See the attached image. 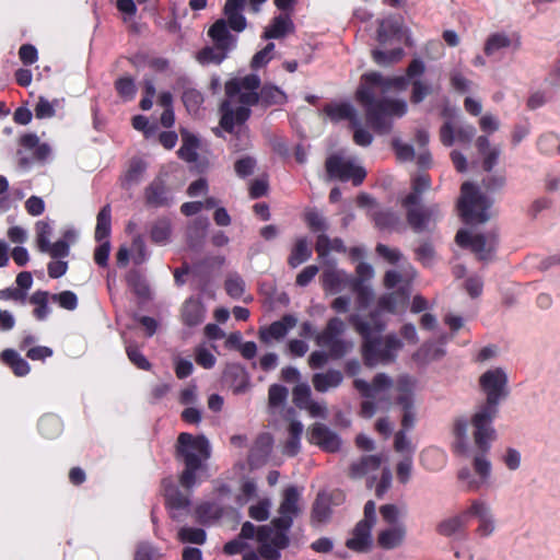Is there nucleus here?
Returning a JSON list of instances; mask_svg holds the SVG:
<instances>
[{"mask_svg": "<svg viewBox=\"0 0 560 560\" xmlns=\"http://www.w3.org/2000/svg\"><path fill=\"white\" fill-rule=\"evenodd\" d=\"M382 458L376 455L363 457L361 462L355 463L351 467V476L354 478L369 475L380 468Z\"/></svg>", "mask_w": 560, "mask_h": 560, "instance_id": "obj_40", "label": "nucleus"}, {"mask_svg": "<svg viewBox=\"0 0 560 560\" xmlns=\"http://www.w3.org/2000/svg\"><path fill=\"white\" fill-rule=\"evenodd\" d=\"M178 537L184 542L201 545L206 541V533L201 528L182 527Z\"/></svg>", "mask_w": 560, "mask_h": 560, "instance_id": "obj_52", "label": "nucleus"}, {"mask_svg": "<svg viewBox=\"0 0 560 560\" xmlns=\"http://www.w3.org/2000/svg\"><path fill=\"white\" fill-rule=\"evenodd\" d=\"M330 515L328 497L324 493L319 494L315 501L313 516L318 522L326 521Z\"/></svg>", "mask_w": 560, "mask_h": 560, "instance_id": "obj_57", "label": "nucleus"}, {"mask_svg": "<svg viewBox=\"0 0 560 560\" xmlns=\"http://www.w3.org/2000/svg\"><path fill=\"white\" fill-rule=\"evenodd\" d=\"M57 103V101L50 102L47 98L40 96L34 109L36 118L45 119L55 116V105Z\"/></svg>", "mask_w": 560, "mask_h": 560, "instance_id": "obj_58", "label": "nucleus"}, {"mask_svg": "<svg viewBox=\"0 0 560 560\" xmlns=\"http://www.w3.org/2000/svg\"><path fill=\"white\" fill-rule=\"evenodd\" d=\"M163 488L166 503L171 510H183L188 506V498L182 494L171 480H164Z\"/></svg>", "mask_w": 560, "mask_h": 560, "instance_id": "obj_34", "label": "nucleus"}, {"mask_svg": "<svg viewBox=\"0 0 560 560\" xmlns=\"http://www.w3.org/2000/svg\"><path fill=\"white\" fill-rule=\"evenodd\" d=\"M342 381V373L332 369L322 373H315L312 377L313 386L319 393H326L339 387Z\"/></svg>", "mask_w": 560, "mask_h": 560, "instance_id": "obj_26", "label": "nucleus"}, {"mask_svg": "<svg viewBox=\"0 0 560 560\" xmlns=\"http://www.w3.org/2000/svg\"><path fill=\"white\" fill-rule=\"evenodd\" d=\"M345 329V323L340 318L334 317L327 323L326 328L316 335V343L319 347L327 348L332 358H341L353 348L351 341L340 338Z\"/></svg>", "mask_w": 560, "mask_h": 560, "instance_id": "obj_11", "label": "nucleus"}, {"mask_svg": "<svg viewBox=\"0 0 560 560\" xmlns=\"http://www.w3.org/2000/svg\"><path fill=\"white\" fill-rule=\"evenodd\" d=\"M408 79L405 77L384 78L378 72L365 73L357 91V101L365 109L368 122L378 132L386 133L390 129V117H401L407 113V103L402 100H376L378 93L392 88L406 89Z\"/></svg>", "mask_w": 560, "mask_h": 560, "instance_id": "obj_2", "label": "nucleus"}, {"mask_svg": "<svg viewBox=\"0 0 560 560\" xmlns=\"http://www.w3.org/2000/svg\"><path fill=\"white\" fill-rule=\"evenodd\" d=\"M430 186V178L427 175H418L412 182V191L402 201L404 207L418 206L420 195L427 191Z\"/></svg>", "mask_w": 560, "mask_h": 560, "instance_id": "obj_37", "label": "nucleus"}, {"mask_svg": "<svg viewBox=\"0 0 560 560\" xmlns=\"http://www.w3.org/2000/svg\"><path fill=\"white\" fill-rule=\"evenodd\" d=\"M474 126L465 122L460 117L446 120L440 130V139L444 145L455 143H469L475 136Z\"/></svg>", "mask_w": 560, "mask_h": 560, "instance_id": "obj_17", "label": "nucleus"}, {"mask_svg": "<svg viewBox=\"0 0 560 560\" xmlns=\"http://www.w3.org/2000/svg\"><path fill=\"white\" fill-rule=\"evenodd\" d=\"M308 440L326 452H336L341 445V440L338 434L322 423H315L311 428Z\"/></svg>", "mask_w": 560, "mask_h": 560, "instance_id": "obj_19", "label": "nucleus"}, {"mask_svg": "<svg viewBox=\"0 0 560 560\" xmlns=\"http://www.w3.org/2000/svg\"><path fill=\"white\" fill-rule=\"evenodd\" d=\"M301 491L290 486L283 490L282 499L278 508V516L269 526H260L257 533L259 552L266 559H277L279 550L287 547L289 542L288 532L292 526L293 518L300 513L299 502Z\"/></svg>", "mask_w": 560, "mask_h": 560, "instance_id": "obj_4", "label": "nucleus"}, {"mask_svg": "<svg viewBox=\"0 0 560 560\" xmlns=\"http://www.w3.org/2000/svg\"><path fill=\"white\" fill-rule=\"evenodd\" d=\"M292 394H293V402L300 409H303L308 404V401L312 400L311 388L306 383L298 384L293 388Z\"/></svg>", "mask_w": 560, "mask_h": 560, "instance_id": "obj_55", "label": "nucleus"}, {"mask_svg": "<svg viewBox=\"0 0 560 560\" xmlns=\"http://www.w3.org/2000/svg\"><path fill=\"white\" fill-rule=\"evenodd\" d=\"M502 462L509 470H517L522 463L521 453L513 447H509L502 455Z\"/></svg>", "mask_w": 560, "mask_h": 560, "instance_id": "obj_64", "label": "nucleus"}, {"mask_svg": "<svg viewBox=\"0 0 560 560\" xmlns=\"http://www.w3.org/2000/svg\"><path fill=\"white\" fill-rule=\"evenodd\" d=\"M171 236V223L166 219L155 221L151 228V240L158 245L168 243Z\"/></svg>", "mask_w": 560, "mask_h": 560, "instance_id": "obj_43", "label": "nucleus"}, {"mask_svg": "<svg viewBox=\"0 0 560 560\" xmlns=\"http://www.w3.org/2000/svg\"><path fill=\"white\" fill-rule=\"evenodd\" d=\"M209 36L213 40L212 47L203 48L197 56L201 65H219L228 52L235 46V37L230 34L224 20H218L209 30Z\"/></svg>", "mask_w": 560, "mask_h": 560, "instance_id": "obj_8", "label": "nucleus"}, {"mask_svg": "<svg viewBox=\"0 0 560 560\" xmlns=\"http://www.w3.org/2000/svg\"><path fill=\"white\" fill-rule=\"evenodd\" d=\"M408 299L407 289L400 287L397 291L385 294L378 300V311L398 314L406 308Z\"/></svg>", "mask_w": 560, "mask_h": 560, "instance_id": "obj_24", "label": "nucleus"}, {"mask_svg": "<svg viewBox=\"0 0 560 560\" xmlns=\"http://www.w3.org/2000/svg\"><path fill=\"white\" fill-rule=\"evenodd\" d=\"M498 412L499 408L480 404L471 416L470 421L465 418L456 419L453 427V447L455 453L462 456L470 454V425L472 427L474 445L478 451L488 452L497 436L493 420Z\"/></svg>", "mask_w": 560, "mask_h": 560, "instance_id": "obj_5", "label": "nucleus"}, {"mask_svg": "<svg viewBox=\"0 0 560 560\" xmlns=\"http://www.w3.org/2000/svg\"><path fill=\"white\" fill-rule=\"evenodd\" d=\"M349 320L364 338L363 357L365 361L368 349H371L375 354L380 352V350H385L382 338L375 336L383 330L384 325L377 322L375 315L371 318L372 324L362 320L359 314L351 315Z\"/></svg>", "mask_w": 560, "mask_h": 560, "instance_id": "obj_16", "label": "nucleus"}, {"mask_svg": "<svg viewBox=\"0 0 560 560\" xmlns=\"http://www.w3.org/2000/svg\"><path fill=\"white\" fill-rule=\"evenodd\" d=\"M311 256V249L305 238L298 240L292 254L289 258V262L292 267H296L302 262L306 261Z\"/></svg>", "mask_w": 560, "mask_h": 560, "instance_id": "obj_48", "label": "nucleus"}, {"mask_svg": "<svg viewBox=\"0 0 560 560\" xmlns=\"http://www.w3.org/2000/svg\"><path fill=\"white\" fill-rule=\"evenodd\" d=\"M293 28L292 21L288 14H280L273 19L272 24L265 30L264 37L280 38Z\"/></svg>", "mask_w": 560, "mask_h": 560, "instance_id": "obj_36", "label": "nucleus"}, {"mask_svg": "<svg viewBox=\"0 0 560 560\" xmlns=\"http://www.w3.org/2000/svg\"><path fill=\"white\" fill-rule=\"evenodd\" d=\"M469 521L477 520L475 534L479 538H489L498 529V521L491 505L483 499L477 498L468 502Z\"/></svg>", "mask_w": 560, "mask_h": 560, "instance_id": "obj_14", "label": "nucleus"}, {"mask_svg": "<svg viewBox=\"0 0 560 560\" xmlns=\"http://www.w3.org/2000/svg\"><path fill=\"white\" fill-rule=\"evenodd\" d=\"M110 232V208L105 206L97 214L95 238L97 242L105 240Z\"/></svg>", "mask_w": 560, "mask_h": 560, "instance_id": "obj_46", "label": "nucleus"}, {"mask_svg": "<svg viewBox=\"0 0 560 560\" xmlns=\"http://www.w3.org/2000/svg\"><path fill=\"white\" fill-rule=\"evenodd\" d=\"M200 465H185V469L180 475L179 482L186 489H191L197 483V471L201 469Z\"/></svg>", "mask_w": 560, "mask_h": 560, "instance_id": "obj_62", "label": "nucleus"}, {"mask_svg": "<svg viewBox=\"0 0 560 560\" xmlns=\"http://www.w3.org/2000/svg\"><path fill=\"white\" fill-rule=\"evenodd\" d=\"M36 244L38 250L46 249L50 243L49 238L52 233V226L48 221L40 220L35 223Z\"/></svg>", "mask_w": 560, "mask_h": 560, "instance_id": "obj_49", "label": "nucleus"}, {"mask_svg": "<svg viewBox=\"0 0 560 560\" xmlns=\"http://www.w3.org/2000/svg\"><path fill=\"white\" fill-rule=\"evenodd\" d=\"M325 113L335 121L349 119L352 127H357L360 124V119L354 107L349 103H335L327 105L325 107Z\"/></svg>", "mask_w": 560, "mask_h": 560, "instance_id": "obj_29", "label": "nucleus"}, {"mask_svg": "<svg viewBox=\"0 0 560 560\" xmlns=\"http://www.w3.org/2000/svg\"><path fill=\"white\" fill-rule=\"evenodd\" d=\"M326 171L330 178H337L343 182L352 180L354 185L363 182L366 173L354 158H346L340 154H334L326 161Z\"/></svg>", "mask_w": 560, "mask_h": 560, "instance_id": "obj_13", "label": "nucleus"}, {"mask_svg": "<svg viewBox=\"0 0 560 560\" xmlns=\"http://www.w3.org/2000/svg\"><path fill=\"white\" fill-rule=\"evenodd\" d=\"M260 80L256 74L234 78L226 82V100L221 106V127L232 131L235 124H243L250 114L249 107L260 100L266 104H281L284 93L276 86H265L257 93Z\"/></svg>", "mask_w": 560, "mask_h": 560, "instance_id": "obj_3", "label": "nucleus"}, {"mask_svg": "<svg viewBox=\"0 0 560 560\" xmlns=\"http://www.w3.org/2000/svg\"><path fill=\"white\" fill-rule=\"evenodd\" d=\"M469 523L468 505L454 514L443 517L436 524V533L445 538H458L467 530Z\"/></svg>", "mask_w": 560, "mask_h": 560, "instance_id": "obj_18", "label": "nucleus"}, {"mask_svg": "<svg viewBox=\"0 0 560 560\" xmlns=\"http://www.w3.org/2000/svg\"><path fill=\"white\" fill-rule=\"evenodd\" d=\"M323 287L329 294H337L350 290L357 295L358 311H363L373 300L374 293L370 285L354 281L346 271L328 267L323 272Z\"/></svg>", "mask_w": 560, "mask_h": 560, "instance_id": "obj_6", "label": "nucleus"}, {"mask_svg": "<svg viewBox=\"0 0 560 560\" xmlns=\"http://www.w3.org/2000/svg\"><path fill=\"white\" fill-rule=\"evenodd\" d=\"M272 446V438L264 433L259 435L255 442V445L252 450L250 458L254 457H265L269 454Z\"/></svg>", "mask_w": 560, "mask_h": 560, "instance_id": "obj_54", "label": "nucleus"}, {"mask_svg": "<svg viewBox=\"0 0 560 560\" xmlns=\"http://www.w3.org/2000/svg\"><path fill=\"white\" fill-rule=\"evenodd\" d=\"M372 527L368 523L359 522L352 532V536L346 542L347 547L358 552L369 551L373 542Z\"/></svg>", "mask_w": 560, "mask_h": 560, "instance_id": "obj_23", "label": "nucleus"}, {"mask_svg": "<svg viewBox=\"0 0 560 560\" xmlns=\"http://www.w3.org/2000/svg\"><path fill=\"white\" fill-rule=\"evenodd\" d=\"M51 295L47 291H35L31 298L30 303L35 306L33 315L37 320H45L51 313L49 307V300Z\"/></svg>", "mask_w": 560, "mask_h": 560, "instance_id": "obj_33", "label": "nucleus"}, {"mask_svg": "<svg viewBox=\"0 0 560 560\" xmlns=\"http://www.w3.org/2000/svg\"><path fill=\"white\" fill-rule=\"evenodd\" d=\"M1 360L8 364L16 376H25L30 372V365L15 350L5 349L1 352Z\"/></svg>", "mask_w": 560, "mask_h": 560, "instance_id": "obj_35", "label": "nucleus"}, {"mask_svg": "<svg viewBox=\"0 0 560 560\" xmlns=\"http://www.w3.org/2000/svg\"><path fill=\"white\" fill-rule=\"evenodd\" d=\"M270 508V499H261L256 504L249 506V516L256 521H266L269 517Z\"/></svg>", "mask_w": 560, "mask_h": 560, "instance_id": "obj_56", "label": "nucleus"}, {"mask_svg": "<svg viewBox=\"0 0 560 560\" xmlns=\"http://www.w3.org/2000/svg\"><path fill=\"white\" fill-rule=\"evenodd\" d=\"M183 144L178 151L179 156L187 162L197 160L198 139L189 132H182Z\"/></svg>", "mask_w": 560, "mask_h": 560, "instance_id": "obj_41", "label": "nucleus"}, {"mask_svg": "<svg viewBox=\"0 0 560 560\" xmlns=\"http://www.w3.org/2000/svg\"><path fill=\"white\" fill-rule=\"evenodd\" d=\"M288 389L281 385L273 384L269 388L268 398H269V407L272 409L283 407L287 401Z\"/></svg>", "mask_w": 560, "mask_h": 560, "instance_id": "obj_51", "label": "nucleus"}, {"mask_svg": "<svg viewBox=\"0 0 560 560\" xmlns=\"http://www.w3.org/2000/svg\"><path fill=\"white\" fill-rule=\"evenodd\" d=\"M228 294L233 299H240L245 290V283L238 276L230 277L225 282Z\"/></svg>", "mask_w": 560, "mask_h": 560, "instance_id": "obj_63", "label": "nucleus"}, {"mask_svg": "<svg viewBox=\"0 0 560 560\" xmlns=\"http://www.w3.org/2000/svg\"><path fill=\"white\" fill-rule=\"evenodd\" d=\"M246 0H226L224 14L228 18L229 25L236 32H242L246 27V20L241 13Z\"/></svg>", "mask_w": 560, "mask_h": 560, "instance_id": "obj_28", "label": "nucleus"}, {"mask_svg": "<svg viewBox=\"0 0 560 560\" xmlns=\"http://www.w3.org/2000/svg\"><path fill=\"white\" fill-rule=\"evenodd\" d=\"M257 533L258 528H256L250 522L244 523L241 529L240 537L225 544V553L236 555L242 552L245 548L244 539H252L255 536L257 537Z\"/></svg>", "mask_w": 560, "mask_h": 560, "instance_id": "obj_32", "label": "nucleus"}, {"mask_svg": "<svg viewBox=\"0 0 560 560\" xmlns=\"http://www.w3.org/2000/svg\"><path fill=\"white\" fill-rule=\"evenodd\" d=\"M479 386L486 395V400L481 405L499 408L509 395L508 375L501 368L487 370L479 377Z\"/></svg>", "mask_w": 560, "mask_h": 560, "instance_id": "obj_10", "label": "nucleus"}, {"mask_svg": "<svg viewBox=\"0 0 560 560\" xmlns=\"http://www.w3.org/2000/svg\"><path fill=\"white\" fill-rule=\"evenodd\" d=\"M380 513L386 526L405 525L402 520L406 516L407 511L404 506L385 504L381 506Z\"/></svg>", "mask_w": 560, "mask_h": 560, "instance_id": "obj_38", "label": "nucleus"}, {"mask_svg": "<svg viewBox=\"0 0 560 560\" xmlns=\"http://www.w3.org/2000/svg\"><path fill=\"white\" fill-rule=\"evenodd\" d=\"M478 151L482 156V167L490 172L497 164L501 150L498 147H491L487 137L480 136L476 141Z\"/></svg>", "mask_w": 560, "mask_h": 560, "instance_id": "obj_30", "label": "nucleus"}, {"mask_svg": "<svg viewBox=\"0 0 560 560\" xmlns=\"http://www.w3.org/2000/svg\"><path fill=\"white\" fill-rule=\"evenodd\" d=\"M406 525L386 526L378 532L376 542L377 546L383 549L393 550L402 546L406 540Z\"/></svg>", "mask_w": 560, "mask_h": 560, "instance_id": "obj_21", "label": "nucleus"}, {"mask_svg": "<svg viewBox=\"0 0 560 560\" xmlns=\"http://www.w3.org/2000/svg\"><path fill=\"white\" fill-rule=\"evenodd\" d=\"M197 517L203 522L208 523L210 521H214L220 517V510L219 508L213 503H202L198 506L197 511Z\"/></svg>", "mask_w": 560, "mask_h": 560, "instance_id": "obj_59", "label": "nucleus"}, {"mask_svg": "<svg viewBox=\"0 0 560 560\" xmlns=\"http://www.w3.org/2000/svg\"><path fill=\"white\" fill-rule=\"evenodd\" d=\"M177 453L185 465H200L210 456V445L205 436L182 433L177 440Z\"/></svg>", "mask_w": 560, "mask_h": 560, "instance_id": "obj_12", "label": "nucleus"}, {"mask_svg": "<svg viewBox=\"0 0 560 560\" xmlns=\"http://www.w3.org/2000/svg\"><path fill=\"white\" fill-rule=\"evenodd\" d=\"M303 424L300 421L293 420L289 425V440L287 441L283 453L289 456H294L300 451V440L303 433Z\"/></svg>", "mask_w": 560, "mask_h": 560, "instance_id": "obj_39", "label": "nucleus"}, {"mask_svg": "<svg viewBox=\"0 0 560 560\" xmlns=\"http://www.w3.org/2000/svg\"><path fill=\"white\" fill-rule=\"evenodd\" d=\"M206 310L198 299L190 298L183 304L182 320L187 326H197L205 319Z\"/></svg>", "mask_w": 560, "mask_h": 560, "instance_id": "obj_27", "label": "nucleus"}, {"mask_svg": "<svg viewBox=\"0 0 560 560\" xmlns=\"http://www.w3.org/2000/svg\"><path fill=\"white\" fill-rule=\"evenodd\" d=\"M372 55L373 60L378 66L385 67L398 62L404 57V49L400 47L394 48L389 51L375 49Z\"/></svg>", "mask_w": 560, "mask_h": 560, "instance_id": "obj_47", "label": "nucleus"}, {"mask_svg": "<svg viewBox=\"0 0 560 560\" xmlns=\"http://www.w3.org/2000/svg\"><path fill=\"white\" fill-rule=\"evenodd\" d=\"M512 44V40L510 37L503 33H495L489 36V38L486 42L485 46V52L488 56L495 55L498 52H501L503 49L510 47Z\"/></svg>", "mask_w": 560, "mask_h": 560, "instance_id": "obj_45", "label": "nucleus"}, {"mask_svg": "<svg viewBox=\"0 0 560 560\" xmlns=\"http://www.w3.org/2000/svg\"><path fill=\"white\" fill-rule=\"evenodd\" d=\"M456 243L462 247L470 248L478 259L489 260L497 247V235L493 232L474 234L467 230H459L456 234Z\"/></svg>", "mask_w": 560, "mask_h": 560, "instance_id": "obj_15", "label": "nucleus"}, {"mask_svg": "<svg viewBox=\"0 0 560 560\" xmlns=\"http://www.w3.org/2000/svg\"><path fill=\"white\" fill-rule=\"evenodd\" d=\"M416 277V271L410 265H405L401 267V270H389L386 272L384 278V284L386 288L390 289L400 283L406 289V287L410 283V281Z\"/></svg>", "mask_w": 560, "mask_h": 560, "instance_id": "obj_31", "label": "nucleus"}, {"mask_svg": "<svg viewBox=\"0 0 560 560\" xmlns=\"http://www.w3.org/2000/svg\"><path fill=\"white\" fill-rule=\"evenodd\" d=\"M40 252L48 254L54 259H61L69 255L70 245L66 240H58L55 243H49L47 248Z\"/></svg>", "mask_w": 560, "mask_h": 560, "instance_id": "obj_53", "label": "nucleus"}, {"mask_svg": "<svg viewBox=\"0 0 560 560\" xmlns=\"http://www.w3.org/2000/svg\"><path fill=\"white\" fill-rule=\"evenodd\" d=\"M416 380L407 374L399 375L396 381L385 373H378L371 383L357 378L354 388L366 398L361 404L360 415L371 419L378 410H389L393 400L392 392L396 393V404L401 411V427L411 430L417 422L418 401L415 395Z\"/></svg>", "mask_w": 560, "mask_h": 560, "instance_id": "obj_1", "label": "nucleus"}, {"mask_svg": "<svg viewBox=\"0 0 560 560\" xmlns=\"http://www.w3.org/2000/svg\"><path fill=\"white\" fill-rule=\"evenodd\" d=\"M487 452L478 451L472 456L471 466L462 467L457 472V479L466 491L477 492L489 485L492 474V464L486 455Z\"/></svg>", "mask_w": 560, "mask_h": 560, "instance_id": "obj_9", "label": "nucleus"}, {"mask_svg": "<svg viewBox=\"0 0 560 560\" xmlns=\"http://www.w3.org/2000/svg\"><path fill=\"white\" fill-rule=\"evenodd\" d=\"M492 200L482 195L471 183L462 185L457 203L459 215L467 224L485 223L491 218Z\"/></svg>", "mask_w": 560, "mask_h": 560, "instance_id": "obj_7", "label": "nucleus"}, {"mask_svg": "<svg viewBox=\"0 0 560 560\" xmlns=\"http://www.w3.org/2000/svg\"><path fill=\"white\" fill-rule=\"evenodd\" d=\"M408 222L416 231H422L428 226L429 220L436 219L440 215L438 206H431L422 209L418 206L406 207Z\"/></svg>", "mask_w": 560, "mask_h": 560, "instance_id": "obj_25", "label": "nucleus"}, {"mask_svg": "<svg viewBox=\"0 0 560 560\" xmlns=\"http://www.w3.org/2000/svg\"><path fill=\"white\" fill-rule=\"evenodd\" d=\"M51 300L57 302L60 307L73 311L78 306V298L72 291H62L58 294H52Z\"/></svg>", "mask_w": 560, "mask_h": 560, "instance_id": "obj_60", "label": "nucleus"}, {"mask_svg": "<svg viewBox=\"0 0 560 560\" xmlns=\"http://www.w3.org/2000/svg\"><path fill=\"white\" fill-rule=\"evenodd\" d=\"M445 460V455L438 448H428L421 455V462L429 469H439Z\"/></svg>", "mask_w": 560, "mask_h": 560, "instance_id": "obj_50", "label": "nucleus"}, {"mask_svg": "<svg viewBox=\"0 0 560 560\" xmlns=\"http://www.w3.org/2000/svg\"><path fill=\"white\" fill-rule=\"evenodd\" d=\"M147 170V164L140 159H133L122 177V185L130 187L140 182L142 174Z\"/></svg>", "mask_w": 560, "mask_h": 560, "instance_id": "obj_42", "label": "nucleus"}, {"mask_svg": "<svg viewBox=\"0 0 560 560\" xmlns=\"http://www.w3.org/2000/svg\"><path fill=\"white\" fill-rule=\"evenodd\" d=\"M385 350H380L376 354L368 349L366 353V364L368 365H376V364H385L394 360L397 352L401 349L402 343L395 335H388L382 338Z\"/></svg>", "mask_w": 560, "mask_h": 560, "instance_id": "obj_20", "label": "nucleus"}, {"mask_svg": "<svg viewBox=\"0 0 560 560\" xmlns=\"http://www.w3.org/2000/svg\"><path fill=\"white\" fill-rule=\"evenodd\" d=\"M538 149L544 153H552L558 150L560 152V141L557 135L547 133L539 138L538 140Z\"/></svg>", "mask_w": 560, "mask_h": 560, "instance_id": "obj_61", "label": "nucleus"}, {"mask_svg": "<svg viewBox=\"0 0 560 560\" xmlns=\"http://www.w3.org/2000/svg\"><path fill=\"white\" fill-rule=\"evenodd\" d=\"M298 323L293 315H285L280 320L272 323L270 326L259 330L261 341L269 343L272 340L282 339Z\"/></svg>", "mask_w": 560, "mask_h": 560, "instance_id": "obj_22", "label": "nucleus"}, {"mask_svg": "<svg viewBox=\"0 0 560 560\" xmlns=\"http://www.w3.org/2000/svg\"><path fill=\"white\" fill-rule=\"evenodd\" d=\"M39 432L46 438H55L61 432V421L55 415H46L38 423Z\"/></svg>", "mask_w": 560, "mask_h": 560, "instance_id": "obj_44", "label": "nucleus"}]
</instances>
